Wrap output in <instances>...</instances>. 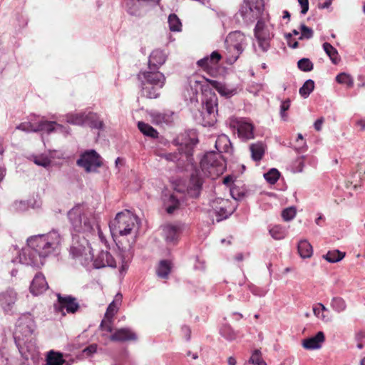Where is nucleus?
I'll return each instance as SVG.
<instances>
[{"label":"nucleus","instance_id":"55","mask_svg":"<svg viewBox=\"0 0 365 365\" xmlns=\"http://www.w3.org/2000/svg\"><path fill=\"white\" fill-rule=\"evenodd\" d=\"M291 101L289 99H286L283 101H282L281 106H280V115L281 118L285 120L287 119V114L286 111L288 110L290 108Z\"/></svg>","mask_w":365,"mask_h":365},{"label":"nucleus","instance_id":"22","mask_svg":"<svg viewBox=\"0 0 365 365\" xmlns=\"http://www.w3.org/2000/svg\"><path fill=\"white\" fill-rule=\"evenodd\" d=\"M48 287V283L46 281L45 277L41 273H38L33 279L30 286V291L34 295L37 296L43 293Z\"/></svg>","mask_w":365,"mask_h":365},{"label":"nucleus","instance_id":"1","mask_svg":"<svg viewBox=\"0 0 365 365\" xmlns=\"http://www.w3.org/2000/svg\"><path fill=\"white\" fill-rule=\"evenodd\" d=\"M61 242V235L56 230L31 236L19 253V261L22 264L39 267L43 264L46 257L58 251Z\"/></svg>","mask_w":365,"mask_h":365},{"label":"nucleus","instance_id":"13","mask_svg":"<svg viewBox=\"0 0 365 365\" xmlns=\"http://www.w3.org/2000/svg\"><path fill=\"white\" fill-rule=\"evenodd\" d=\"M230 127L237 132L238 138L242 141H247L255 138L254 125L252 122L245 118H230Z\"/></svg>","mask_w":365,"mask_h":365},{"label":"nucleus","instance_id":"20","mask_svg":"<svg viewBox=\"0 0 365 365\" xmlns=\"http://www.w3.org/2000/svg\"><path fill=\"white\" fill-rule=\"evenodd\" d=\"M182 230V225L180 223L168 224L164 227V237L168 245L174 246L178 243Z\"/></svg>","mask_w":365,"mask_h":365},{"label":"nucleus","instance_id":"51","mask_svg":"<svg viewBox=\"0 0 365 365\" xmlns=\"http://www.w3.org/2000/svg\"><path fill=\"white\" fill-rule=\"evenodd\" d=\"M300 31H301V35L299 37V40L310 39L313 37V35H314L313 30L311 28L307 26L306 25L301 24Z\"/></svg>","mask_w":365,"mask_h":365},{"label":"nucleus","instance_id":"24","mask_svg":"<svg viewBox=\"0 0 365 365\" xmlns=\"http://www.w3.org/2000/svg\"><path fill=\"white\" fill-rule=\"evenodd\" d=\"M325 336L323 331H318L314 336L304 339L302 341V346L308 350L318 349L322 347Z\"/></svg>","mask_w":365,"mask_h":365},{"label":"nucleus","instance_id":"33","mask_svg":"<svg viewBox=\"0 0 365 365\" xmlns=\"http://www.w3.org/2000/svg\"><path fill=\"white\" fill-rule=\"evenodd\" d=\"M122 296L117 294L115 299L108 305L106 312L105 314V318L108 319H112L113 317L117 313L119 306L121 303Z\"/></svg>","mask_w":365,"mask_h":365},{"label":"nucleus","instance_id":"54","mask_svg":"<svg viewBox=\"0 0 365 365\" xmlns=\"http://www.w3.org/2000/svg\"><path fill=\"white\" fill-rule=\"evenodd\" d=\"M296 215V209L294 207L285 208L282 212V217L284 221H290Z\"/></svg>","mask_w":365,"mask_h":365},{"label":"nucleus","instance_id":"39","mask_svg":"<svg viewBox=\"0 0 365 365\" xmlns=\"http://www.w3.org/2000/svg\"><path fill=\"white\" fill-rule=\"evenodd\" d=\"M169 29L171 31L179 32L181 31L182 24L180 19L175 14H170L168 19Z\"/></svg>","mask_w":365,"mask_h":365},{"label":"nucleus","instance_id":"48","mask_svg":"<svg viewBox=\"0 0 365 365\" xmlns=\"http://www.w3.org/2000/svg\"><path fill=\"white\" fill-rule=\"evenodd\" d=\"M220 334L229 341L234 340L236 337L235 332L229 325H225L220 329Z\"/></svg>","mask_w":365,"mask_h":365},{"label":"nucleus","instance_id":"47","mask_svg":"<svg viewBox=\"0 0 365 365\" xmlns=\"http://www.w3.org/2000/svg\"><path fill=\"white\" fill-rule=\"evenodd\" d=\"M173 263L170 260H161V279L168 278L173 269Z\"/></svg>","mask_w":365,"mask_h":365},{"label":"nucleus","instance_id":"26","mask_svg":"<svg viewBox=\"0 0 365 365\" xmlns=\"http://www.w3.org/2000/svg\"><path fill=\"white\" fill-rule=\"evenodd\" d=\"M215 148L217 152L216 153H231L232 147L230 138L225 134L218 135L215 140Z\"/></svg>","mask_w":365,"mask_h":365},{"label":"nucleus","instance_id":"31","mask_svg":"<svg viewBox=\"0 0 365 365\" xmlns=\"http://www.w3.org/2000/svg\"><path fill=\"white\" fill-rule=\"evenodd\" d=\"M269 233L274 240H280L287 236V230L280 225H270L269 227Z\"/></svg>","mask_w":365,"mask_h":365},{"label":"nucleus","instance_id":"63","mask_svg":"<svg viewBox=\"0 0 365 365\" xmlns=\"http://www.w3.org/2000/svg\"><path fill=\"white\" fill-rule=\"evenodd\" d=\"M96 351H97V345L96 344H93L87 346L86 348H85L83 349V352L87 356H91L93 354L96 353Z\"/></svg>","mask_w":365,"mask_h":365},{"label":"nucleus","instance_id":"14","mask_svg":"<svg viewBox=\"0 0 365 365\" xmlns=\"http://www.w3.org/2000/svg\"><path fill=\"white\" fill-rule=\"evenodd\" d=\"M76 164L83 168L86 172H96L102 165L101 158L94 150H89L82 153Z\"/></svg>","mask_w":365,"mask_h":365},{"label":"nucleus","instance_id":"34","mask_svg":"<svg viewBox=\"0 0 365 365\" xmlns=\"http://www.w3.org/2000/svg\"><path fill=\"white\" fill-rule=\"evenodd\" d=\"M322 47L326 54L329 57L332 63L335 65L338 64L340 61V57L337 50L327 42L324 43Z\"/></svg>","mask_w":365,"mask_h":365},{"label":"nucleus","instance_id":"3","mask_svg":"<svg viewBox=\"0 0 365 365\" xmlns=\"http://www.w3.org/2000/svg\"><path fill=\"white\" fill-rule=\"evenodd\" d=\"M210 79L198 75H192L187 78V85L191 90L190 94H186L189 102H197V95L202 93V108L200 110L199 123L203 126H212L217 121V97L210 88Z\"/></svg>","mask_w":365,"mask_h":365},{"label":"nucleus","instance_id":"37","mask_svg":"<svg viewBox=\"0 0 365 365\" xmlns=\"http://www.w3.org/2000/svg\"><path fill=\"white\" fill-rule=\"evenodd\" d=\"M86 124L92 128L101 129L103 126V121L101 120L96 113L88 112Z\"/></svg>","mask_w":365,"mask_h":365},{"label":"nucleus","instance_id":"17","mask_svg":"<svg viewBox=\"0 0 365 365\" xmlns=\"http://www.w3.org/2000/svg\"><path fill=\"white\" fill-rule=\"evenodd\" d=\"M221 58V54L218 51H215L210 56H206L198 60L196 64L208 74L212 75L215 72V68Z\"/></svg>","mask_w":365,"mask_h":365},{"label":"nucleus","instance_id":"2","mask_svg":"<svg viewBox=\"0 0 365 365\" xmlns=\"http://www.w3.org/2000/svg\"><path fill=\"white\" fill-rule=\"evenodd\" d=\"M140 220L130 211L125 210L116 214L110 221L109 228L118 247L128 258L132 257L133 248L139 235Z\"/></svg>","mask_w":365,"mask_h":365},{"label":"nucleus","instance_id":"40","mask_svg":"<svg viewBox=\"0 0 365 365\" xmlns=\"http://www.w3.org/2000/svg\"><path fill=\"white\" fill-rule=\"evenodd\" d=\"M314 88V81L312 79L307 80L299 88V93L302 97L307 98Z\"/></svg>","mask_w":365,"mask_h":365},{"label":"nucleus","instance_id":"52","mask_svg":"<svg viewBox=\"0 0 365 365\" xmlns=\"http://www.w3.org/2000/svg\"><path fill=\"white\" fill-rule=\"evenodd\" d=\"M249 290L252 294L259 297H264L268 292L267 288L257 287L254 284L249 285Z\"/></svg>","mask_w":365,"mask_h":365},{"label":"nucleus","instance_id":"21","mask_svg":"<svg viewBox=\"0 0 365 365\" xmlns=\"http://www.w3.org/2000/svg\"><path fill=\"white\" fill-rule=\"evenodd\" d=\"M93 266L96 269L106 267H116L117 264L114 257L108 251H101L93 259Z\"/></svg>","mask_w":365,"mask_h":365},{"label":"nucleus","instance_id":"15","mask_svg":"<svg viewBox=\"0 0 365 365\" xmlns=\"http://www.w3.org/2000/svg\"><path fill=\"white\" fill-rule=\"evenodd\" d=\"M57 297L58 304L54 305L55 310L61 312L62 315L66 314L64 309L68 314H74L78 310L80 305L76 298L71 295L61 296L60 294H57Z\"/></svg>","mask_w":365,"mask_h":365},{"label":"nucleus","instance_id":"53","mask_svg":"<svg viewBox=\"0 0 365 365\" xmlns=\"http://www.w3.org/2000/svg\"><path fill=\"white\" fill-rule=\"evenodd\" d=\"M34 163L37 165L47 168L51 165V161L47 156L39 155L34 157Z\"/></svg>","mask_w":365,"mask_h":365},{"label":"nucleus","instance_id":"38","mask_svg":"<svg viewBox=\"0 0 365 365\" xmlns=\"http://www.w3.org/2000/svg\"><path fill=\"white\" fill-rule=\"evenodd\" d=\"M159 88L158 84H148L143 88V95L148 98H156L159 96Z\"/></svg>","mask_w":365,"mask_h":365},{"label":"nucleus","instance_id":"50","mask_svg":"<svg viewBox=\"0 0 365 365\" xmlns=\"http://www.w3.org/2000/svg\"><path fill=\"white\" fill-rule=\"evenodd\" d=\"M298 68L304 72L311 71L313 69L314 65L312 62L307 58H303L300 59L298 63Z\"/></svg>","mask_w":365,"mask_h":365},{"label":"nucleus","instance_id":"25","mask_svg":"<svg viewBox=\"0 0 365 365\" xmlns=\"http://www.w3.org/2000/svg\"><path fill=\"white\" fill-rule=\"evenodd\" d=\"M210 85L216 89V91L225 98H231L237 93V88L235 87L229 86L222 82L212 80L210 81Z\"/></svg>","mask_w":365,"mask_h":365},{"label":"nucleus","instance_id":"32","mask_svg":"<svg viewBox=\"0 0 365 365\" xmlns=\"http://www.w3.org/2000/svg\"><path fill=\"white\" fill-rule=\"evenodd\" d=\"M56 121L46 120L42 118L40 120L36 122V132H44L47 134L53 133L55 129Z\"/></svg>","mask_w":365,"mask_h":365},{"label":"nucleus","instance_id":"18","mask_svg":"<svg viewBox=\"0 0 365 365\" xmlns=\"http://www.w3.org/2000/svg\"><path fill=\"white\" fill-rule=\"evenodd\" d=\"M17 300V293L13 289L0 292V307L5 314H12Z\"/></svg>","mask_w":365,"mask_h":365},{"label":"nucleus","instance_id":"12","mask_svg":"<svg viewBox=\"0 0 365 365\" xmlns=\"http://www.w3.org/2000/svg\"><path fill=\"white\" fill-rule=\"evenodd\" d=\"M160 51H153L148 59V71L140 72L138 78L142 82L146 81L148 84H158L160 81Z\"/></svg>","mask_w":365,"mask_h":365},{"label":"nucleus","instance_id":"19","mask_svg":"<svg viewBox=\"0 0 365 365\" xmlns=\"http://www.w3.org/2000/svg\"><path fill=\"white\" fill-rule=\"evenodd\" d=\"M125 9L128 14L137 17L143 16L150 9L144 0H125Z\"/></svg>","mask_w":365,"mask_h":365},{"label":"nucleus","instance_id":"64","mask_svg":"<svg viewBox=\"0 0 365 365\" xmlns=\"http://www.w3.org/2000/svg\"><path fill=\"white\" fill-rule=\"evenodd\" d=\"M298 2L301 6V13L302 14H307L309 10V0H298Z\"/></svg>","mask_w":365,"mask_h":365},{"label":"nucleus","instance_id":"60","mask_svg":"<svg viewBox=\"0 0 365 365\" xmlns=\"http://www.w3.org/2000/svg\"><path fill=\"white\" fill-rule=\"evenodd\" d=\"M111 320L112 319H108L104 317L101 324V328L103 331H106L107 332L112 331Z\"/></svg>","mask_w":365,"mask_h":365},{"label":"nucleus","instance_id":"8","mask_svg":"<svg viewBox=\"0 0 365 365\" xmlns=\"http://www.w3.org/2000/svg\"><path fill=\"white\" fill-rule=\"evenodd\" d=\"M273 29L274 26L270 23L268 14L258 19L254 29V35L262 52H267L270 48V41L274 37Z\"/></svg>","mask_w":365,"mask_h":365},{"label":"nucleus","instance_id":"44","mask_svg":"<svg viewBox=\"0 0 365 365\" xmlns=\"http://www.w3.org/2000/svg\"><path fill=\"white\" fill-rule=\"evenodd\" d=\"M280 173L279 172L275 169L272 168L268 172L264 174V179L269 183V184H275L278 179L279 178Z\"/></svg>","mask_w":365,"mask_h":365},{"label":"nucleus","instance_id":"41","mask_svg":"<svg viewBox=\"0 0 365 365\" xmlns=\"http://www.w3.org/2000/svg\"><path fill=\"white\" fill-rule=\"evenodd\" d=\"M331 307L336 312L341 313L346 309V304L341 297H335L331 301Z\"/></svg>","mask_w":365,"mask_h":365},{"label":"nucleus","instance_id":"56","mask_svg":"<svg viewBox=\"0 0 365 365\" xmlns=\"http://www.w3.org/2000/svg\"><path fill=\"white\" fill-rule=\"evenodd\" d=\"M313 312L317 317L321 319L322 321H329V317L327 314L322 313V311L319 308V303L313 307Z\"/></svg>","mask_w":365,"mask_h":365},{"label":"nucleus","instance_id":"42","mask_svg":"<svg viewBox=\"0 0 365 365\" xmlns=\"http://www.w3.org/2000/svg\"><path fill=\"white\" fill-rule=\"evenodd\" d=\"M345 256V254L339 252L337 250L329 251L326 255L324 256L325 259L331 263H335L341 260Z\"/></svg>","mask_w":365,"mask_h":365},{"label":"nucleus","instance_id":"28","mask_svg":"<svg viewBox=\"0 0 365 365\" xmlns=\"http://www.w3.org/2000/svg\"><path fill=\"white\" fill-rule=\"evenodd\" d=\"M266 150V145L262 142L252 143L250 145L251 157L253 160L258 162L263 158Z\"/></svg>","mask_w":365,"mask_h":365},{"label":"nucleus","instance_id":"57","mask_svg":"<svg viewBox=\"0 0 365 365\" xmlns=\"http://www.w3.org/2000/svg\"><path fill=\"white\" fill-rule=\"evenodd\" d=\"M28 208V204L25 201H16L12 205V209L16 212H23Z\"/></svg>","mask_w":365,"mask_h":365},{"label":"nucleus","instance_id":"30","mask_svg":"<svg viewBox=\"0 0 365 365\" xmlns=\"http://www.w3.org/2000/svg\"><path fill=\"white\" fill-rule=\"evenodd\" d=\"M297 250L302 258H310L313 255V249L311 244L307 240H302L299 242Z\"/></svg>","mask_w":365,"mask_h":365},{"label":"nucleus","instance_id":"45","mask_svg":"<svg viewBox=\"0 0 365 365\" xmlns=\"http://www.w3.org/2000/svg\"><path fill=\"white\" fill-rule=\"evenodd\" d=\"M249 362L253 365H267V363L262 357V353L259 349L255 350L250 359Z\"/></svg>","mask_w":365,"mask_h":365},{"label":"nucleus","instance_id":"59","mask_svg":"<svg viewBox=\"0 0 365 365\" xmlns=\"http://www.w3.org/2000/svg\"><path fill=\"white\" fill-rule=\"evenodd\" d=\"M53 132L59 133L63 135H68L70 132V128L68 126H64L56 122L55 129Z\"/></svg>","mask_w":365,"mask_h":365},{"label":"nucleus","instance_id":"62","mask_svg":"<svg viewBox=\"0 0 365 365\" xmlns=\"http://www.w3.org/2000/svg\"><path fill=\"white\" fill-rule=\"evenodd\" d=\"M215 212H216L217 215L219 216V217H220L217 220V221L225 219L230 215V213L224 207H220L219 210H215Z\"/></svg>","mask_w":365,"mask_h":365},{"label":"nucleus","instance_id":"27","mask_svg":"<svg viewBox=\"0 0 365 365\" xmlns=\"http://www.w3.org/2000/svg\"><path fill=\"white\" fill-rule=\"evenodd\" d=\"M86 112L70 113L66 115L65 118L67 123L76 125H84L86 124Z\"/></svg>","mask_w":365,"mask_h":365},{"label":"nucleus","instance_id":"23","mask_svg":"<svg viewBox=\"0 0 365 365\" xmlns=\"http://www.w3.org/2000/svg\"><path fill=\"white\" fill-rule=\"evenodd\" d=\"M137 339V334L127 327L116 329L110 336V339L115 341H135Z\"/></svg>","mask_w":365,"mask_h":365},{"label":"nucleus","instance_id":"4","mask_svg":"<svg viewBox=\"0 0 365 365\" xmlns=\"http://www.w3.org/2000/svg\"><path fill=\"white\" fill-rule=\"evenodd\" d=\"M36 324L31 314L21 316L14 332L15 344L23 359L21 365H38L40 356L36 344Z\"/></svg>","mask_w":365,"mask_h":365},{"label":"nucleus","instance_id":"9","mask_svg":"<svg viewBox=\"0 0 365 365\" xmlns=\"http://www.w3.org/2000/svg\"><path fill=\"white\" fill-rule=\"evenodd\" d=\"M70 254L73 259L79 261L83 266H87L93 259L92 249L88 240L78 235H73Z\"/></svg>","mask_w":365,"mask_h":365},{"label":"nucleus","instance_id":"58","mask_svg":"<svg viewBox=\"0 0 365 365\" xmlns=\"http://www.w3.org/2000/svg\"><path fill=\"white\" fill-rule=\"evenodd\" d=\"M173 112L165 111L163 114L161 113V123L164 122L166 124H170L173 120Z\"/></svg>","mask_w":365,"mask_h":365},{"label":"nucleus","instance_id":"49","mask_svg":"<svg viewBox=\"0 0 365 365\" xmlns=\"http://www.w3.org/2000/svg\"><path fill=\"white\" fill-rule=\"evenodd\" d=\"M304 156L298 157L292 162L291 168L294 173H302L304 167Z\"/></svg>","mask_w":365,"mask_h":365},{"label":"nucleus","instance_id":"16","mask_svg":"<svg viewBox=\"0 0 365 365\" xmlns=\"http://www.w3.org/2000/svg\"><path fill=\"white\" fill-rule=\"evenodd\" d=\"M185 170L192 171L190 180L187 185V194L192 197H199L202 185V178L201 177L200 171L197 168L195 163V168L184 169Z\"/></svg>","mask_w":365,"mask_h":365},{"label":"nucleus","instance_id":"5","mask_svg":"<svg viewBox=\"0 0 365 365\" xmlns=\"http://www.w3.org/2000/svg\"><path fill=\"white\" fill-rule=\"evenodd\" d=\"M173 143L178 146L179 152L165 155V159L175 163L178 169L195 168L193 152L195 146L198 143L196 130H188L180 134L174 139Z\"/></svg>","mask_w":365,"mask_h":365},{"label":"nucleus","instance_id":"43","mask_svg":"<svg viewBox=\"0 0 365 365\" xmlns=\"http://www.w3.org/2000/svg\"><path fill=\"white\" fill-rule=\"evenodd\" d=\"M336 81L339 84H343L351 88L354 85V80L351 76L346 73H340L336 76Z\"/></svg>","mask_w":365,"mask_h":365},{"label":"nucleus","instance_id":"29","mask_svg":"<svg viewBox=\"0 0 365 365\" xmlns=\"http://www.w3.org/2000/svg\"><path fill=\"white\" fill-rule=\"evenodd\" d=\"M138 128L143 134L144 136L151 139H158L159 136L158 131L153 128L148 123L143 121L138 122Z\"/></svg>","mask_w":365,"mask_h":365},{"label":"nucleus","instance_id":"7","mask_svg":"<svg viewBox=\"0 0 365 365\" xmlns=\"http://www.w3.org/2000/svg\"><path fill=\"white\" fill-rule=\"evenodd\" d=\"M201 172L206 177L215 178L226 170L225 160L220 153L210 151L205 154L200 163Z\"/></svg>","mask_w":365,"mask_h":365},{"label":"nucleus","instance_id":"11","mask_svg":"<svg viewBox=\"0 0 365 365\" xmlns=\"http://www.w3.org/2000/svg\"><path fill=\"white\" fill-rule=\"evenodd\" d=\"M227 50L230 53L227 58L229 63H235L243 52L247 45L245 36L240 31H235L228 34L225 41Z\"/></svg>","mask_w":365,"mask_h":365},{"label":"nucleus","instance_id":"46","mask_svg":"<svg viewBox=\"0 0 365 365\" xmlns=\"http://www.w3.org/2000/svg\"><path fill=\"white\" fill-rule=\"evenodd\" d=\"M36 123L32 121L24 122L16 126V129L24 132H34L36 133Z\"/></svg>","mask_w":365,"mask_h":365},{"label":"nucleus","instance_id":"6","mask_svg":"<svg viewBox=\"0 0 365 365\" xmlns=\"http://www.w3.org/2000/svg\"><path fill=\"white\" fill-rule=\"evenodd\" d=\"M68 218L76 232L91 233L96 230L101 240H105L95 216L86 211L83 205H78L71 209L68 212Z\"/></svg>","mask_w":365,"mask_h":365},{"label":"nucleus","instance_id":"35","mask_svg":"<svg viewBox=\"0 0 365 365\" xmlns=\"http://www.w3.org/2000/svg\"><path fill=\"white\" fill-rule=\"evenodd\" d=\"M46 361V365H62L65 362L63 354L53 350L48 352Z\"/></svg>","mask_w":365,"mask_h":365},{"label":"nucleus","instance_id":"36","mask_svg":"<svg viewBox=\"0 0 365 365\" xmlns=\"http://www.w3.org/2000/svg\"><path fill=\"white\" fill-rule=\"evenodd\" d=\"M180 201L175 197L173 195H170L168 201L165 203V211L169 215H173L180 207Z\"/></svg>","mask_w":365,"mask_h":365},{"label":"nucleus","instance_id":"61","mask_svg":"<svg viewBox=\"0 0 365 365\" xmlns=\"http://www.w3.org/2000/svg\"><path fill=\"white\" fill-rule=\"evenodd\" d=\"M285 38L287 41V45L289 47L292 48H297L299 46L298 41L292 39V34H286L284 35Z\"/></svg>","mask_w":365,"mask_h":365},{"label":"nucleus","instance_id":"10","mask_svg":"<svg viewBox=\"0 0 365 365\" xmlns=\"http://www.w3.org/2000/svg\"><path fill=\"white\" fill-rule=\"evenodd\" d=\"M264 7L263 0H244L239 14L246 24H250L265 16L263 14Z\"/></svg>","mask_w":365,"mask_h":365}]
</instances>
